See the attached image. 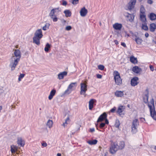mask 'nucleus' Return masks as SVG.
I'll use <instances>...</instances> for the list:
<instances>
[{
  "mask_svg": "<svg viewBox=\"0 0 156 156\" xmlns=\"http://www.w3.org/2000/svg\"><path fill=\"white\" fill-rule=\"evenodd\" d=\"M139 125V122L137 119H135L133 121L132 125V132L135 133L137 131V128Z\"/></svg>",
  "mask_w": 156,
  "mask_h": 156,
  "instance_id": "6",
  "label": "nucleus"
},
{
  "mask_svg": "<svg viewBox=\"0 0 156 156\" xmlns=\"http://www.w3.org/2000/svg\"><path fill=\"white\" fill-rule=\"evenodd\" d=\"M17 144L23 147L25 145V142L21 138H19L17 140Z\"/></svg>",
  "mask_w": 156,
  "mask_h": 156,
  "instance_id": "21",
  "label": "nucleus"
},
{
  "mask_svg": "<svg viewBox=\"0 0 156 156\" xmlns=\"http://www.w3.org/2000/svg\"><path fill=\"white\" fill-rule=\"evenodd\" d=\"M67 3L66 1H65L64 0H62V5H64V6H66L67 5Z\"/></svg>",
  "mask_w": 156,
  "mask_h": 156,
  "instance_id": "44",
  "label": "nucleus"
},
{
  "mask_svg": "<svg viewBox=\"0 0 156 156\" xmlns=\"http://www.w3.org/2000/svg\"><path fill=\"white\" fill-rule=\"evenodd\" d=\"M18 150V147H17L13 145L11 147V151L12 153H15Z\"/></svg>",
  "mask_w": 156,
  "mask_h": 156,
  "instance_id": "25",
  "label": "nucleus"
},
{
  "mask_svg": "<svg viewBox=\"0 0 156 156\" xmlns=\"http://www.w3.org/2000/svg\"><path fill=\"white\" fill-rule=\"evenodd\" d=\"M129 105H128V107H129Z\"/></svg>",
  "mask_w": 156,
  "mask_h": 156,
  "instance_id": "64",
  "label": "nucleus"
},
{
  "mask_svg": "<svg viewBox=\"0 0 156 156\" xmlns=\"http://www.w3.org/2000/svg\"><path fill=\"white\" fill-rule=\"evenodd\" d=\"M53 121L52 120H49L47 123L46 125L49 128H51L52 126Z\"/></svg>",
  "mask_w": 156,
  "mask_h": 156,
  "instance_id": "31",
  "label": "nucleus"
},
{
  "mask_svg": "<svg viewBox=\"0 0 156 156\" xmlns=\"http://www.w3.org/2000/svg\"><path fill=\"white\" fill-rule=\"evenodd\" d=\"M135 41L136 43L138 44H140L142 41V40L139 37L136 38L135 39Z\"/></svg>",
  "mask_w": 156,
  "mask_h": 156,
  "instance_id": "34",
  "label": "nucleus"
},
{
  "mask_svg": "<svg viewBox=\"0 0 156 156\" xmlns=\"http://www.w3.org/2000/svg\"><path fill=\"white\" fill-rule=\"evenodd\" d=\"M97 77L98 78L101 79L102 78V76L99 74H98L97 75Z\"/></svg>",
  "mask_w": 156,
  "mask_h": 156,
  "instance_id": "46",
  "label": "nucleus"
},
{
  "mask_svg": "<svg viewBox=\"0 0 156 156\" xmlns=\"http://www.w3.org/2000/svg\"><path fill=\"white\" fill-rule=\"evenodd\" d=\"M58 10L59 11V8H55L52 9L49 14L51 18L53 20V22H56L58 20V18L56 17V16L55 15V12L56 11Z\"/></svg>",
  "mask_w": 156,
  "mask_h": 156,
  "instance_id": "7",
  "label": "nucleus"
},
{
  "mask_svg": "<svg viewBox=\"0 0 156 156\" xmlns=\"http://www.w3.org/2000/svg\"><path fill=\"white\" fill-rule=\"evenodd\" d=\"M147 30L148 29V27H147Z\"/></svg>",
  "mask_w": 156,
  "mask_h": 156,
  "instance_id": "62",
  "label": "nucleus"
},
{
  "mask_svg": "<svg viewBox=\"0 0 156 156\" xmlns=\"http://www.w3.org/2000/svg\"><path fill=\"white\" fill-rule=\"evenodd\" d=\"M113 75L115 84L118 86L121 85L122 83V79L121 78L120 74L119 72L116 70L114 71Z\"/></svg>",
  "mask_w": 156,
  "mask_h": 156,
  "instance_id": "4",
  "label": "nucleus"
},
{
  "mask_svg": "<svg viewBox=\"0 0 156 156\" xmlns=\"http://www.w3.org/2000/svg\"><path fill=\"white\" fill-rule=\"evenodd\" d=\"M67 73L66 71L62 72L58 74V78L60 79H62L63 78L64 76L67 75Z\"/></svg>",
  "mask_w": 156,
  "mask_h": 156,
  "instance_id": "23",
  "label": "nucleus"
},
{
  "mask_svg": "<svg viewBox=\"0 0 156 156\" xmlns=\"http://www.w3.org/2000/svg\"><path fill=\"white\" fill-rule=\"evenodd\" d=\"M144 102L145 103H146V102L145 101H144Z\"/></svg>",
  "mask_w": 156,
  "mask_h": 156,
  "instance_id": "59",
  "label": "nucleus"
},
{
  "mask_svg": "<svg viewBox=\"0 0 156 156\" xmlns=\"http://www.w3.org/2000/svg\"><path fill=\"white\" fill-rule=\"evenodd\" d=\"M146 21V20L144 22H143L145 24H143L142 27V29H143L144 30H146V25H145Z\"/></svg>",
  "mask_w": 156,
  "mask_h": 156,
  "instance_id": "40",
  "label": "nucleus"
},
{
  "mask_svg": "<svg viewBox=\"0 0 156 156\" xmlns=\"http://www.w3.org/2000/svg\"><path fill=\"white\" fill-rule=\"evenodd\" d=\"M88 12V11L85 7L82 8L80 11V15L82 17H85L86 16Z\"/></svg>",
  "mask_w": 156,
  "mask_h": 156,
  "instance_id": "13",
  "label": "nucleus"
},
{
  "mask_svg": "<svg viewBox=\"0 0 156 156\" xmlns=\"http://www.w3.org/2000/svg\"><path fill=\"white\" fill-rule=\"evenodd\" d=\"M156 29V25L155 23H151L150 25V29L151 31L154 32Z\"/></svg>",
  "mask_w": 156,
  "mask_h": 156,
  "instance_id": "27",
  "label": "nucleus"
},
{
  "mask_svg": "<svg viewBox=\"0 0 156 156\" xmlns=\"http://www.w3.org/2000/svg\"><path fill=\"white\" fill-rule=\"evenodd\" d=\"M121 45L125 48L126 47V44L124 42H121Z\"/></svg>",
  "mask_w": 156,
  "mask_h": 156,
  "instance_id": "48",
  "label": "nucleus"
},
{
  "mask_svg": "<svg viewBox=\"0 0 156 156\" xmlns=\"http://www.w3.org/2000/svg\"><path fill=\"white\" fill-rule=\"evenodd\" d=\"M56 93V90L55 89L52 90L50 92V94L48 96V99L49 100H51L53 98V96L55 95Z\"/></svg>",
  "mask_w": 156,
  "mask_h": 156,
  "instance_id": "24",
  "label": "nucleus"
},
{
  "mask_svg": "<svg viewBox=\"0 0 156 156\" xmlns=\"http://www.w3.org/2000/svg\"><path fill=\"white\" fill-rule=\"evenodd\" d=\"M98 140H90L87 141V143L89 144L95 145L97 143Z\"/></svg>",
  "mask_w": 156,
  "mask_h": 156,
  "instance_id": "29",
  "label": "nucleus"
},
{
  "mask_svg": "<svg viewBox=\"0 0 156 156\" xmlns=\"http://www.w3.org/2000/svg\"><path fill=\"white\" fill-rule=\"evenodd\" d=\"M70 120L69 119V117H68L66 119L65 122L63 123V126H64V127H65V126H67V124L70 122Z\"/></svg>",
  "mask_w": 156,
  "mask_h": 156,
  "instance_id": "33",
  "label": "nucleus"
},
{
  "mask_svg": "<svg viewBox=\"0 0 156 156\" xmlns=\"http://www.w3.org/2000/svg\"><path fill=\"white\" fill-rule=\"evenodd\" d=\"M76 84V83H72L69 86L68 89L65 91V93H66L69 90V89H71L74 85Z\"/></svg>",
  "mask_w": 156,
  "mask_h": 156,
  "instance_id": "30",
  "label": "nucleus"
},
{
  "mask_svg": "<svg viewBox=\"0 0 156 156\" xmlns=\"http://www.w3.org/2000/svg\"><path fill=\"white\" fill-rule=\"evenodd\" d=\"M72 27L71 26H67L66 28V30H69L71 29Z\"/></svg>",
  "mask_w": 156,
  "mask_h": 156,
  "instance_id": "43",
  "label": "nucleus"
},
{
  "mask_svg": "<svg viewBox=\"0 0 156 156\" xmlns=\"http://www.w3.org/2000/svg\"><path fill=\"white\" fill-rule=\"evenodd\" d=\"M66 17H69L71 15V12L69 10H66L64 12Z\"/></svg>",
  "mask_w": 156,
  "mask_h": 156,
  "instance_id": "28",
  "label": "nucleus"
},
{
  "mask_svg": "<svg viewBox=\"0 0 156 156\" xmlns=\"http://www.w3.org/2000/svg\"><path fill=\"white\" fill-rule=\"evenodd\" d=\"M51 48V45L48 43H47L45 45L44 50L45 52H48L49 51V49Z\"/></svg>",
  "mask_w": 156,
  "mask_h": 156,
  "instance_id": "32",
  "label": "nucleus"
},
{
  "mask_svg": "<svg viewBox=\"0 0 156 156\" xmlns=\"http://www.w3.org/2000/svg\"><path fill=\"white\" fill-rule=\"evenodd\" d=\"M61 154L60 153H58L57 154V156H61Z\"/></svg>",
  "mask_w": 156,
  "mask_h": 156,
  "instance_id": "54",
  "label": "nucleus"
},
{
  "mask_svg": "<svg viewBox=\"0 0 156 156\" xmlns=\"http://www.w3.org/2000/svg\"><path fill=\"white\" fill-rule=\"evenodd\" d=\"M43 36L42 31L41 29L37 30L33 38V42L37 45H40V40L42 37Z\"/></svg>",
  "mask_w": 156,
  "mask_h": 156,
  "instance_id": "2",
  "label": "nucleus"
},
{
  "mask_svg": "<svg viewBox=\"0 0 156 156\" xmlns=\"http://www.w3.org/2000/svg\"><path fill=\"white\" fill-rule=\"evenodd\" d=\"M113 27L116 30H120L122 27V25L121 23H115L113 25Z\"/></svg>",
  "mask_w": 156,
  "mask_h": 156,
  "instance_id": "14",
  "label": "nucleus"
},
{
  "mask_svg": "<svg viewBox=\"0 0 156 156\" xmlns=\"http://www.w3.org/2000/svg\"><path fill=\"white\" fill-rule=\"evenodd\" d=\"M25 75L24 74H21L19 76L18 80L19 81H20L25 76Z\"/></svg>",
  "mask_w": 156,
  "mask_h": 156,
  "instance_id": "38",
  "label": "nucleus"
},
{
  "mask_svg": "<svg viewBox=\"0 0 156 156\" xmlns=\"http://www.w3.org/2000/svg\"><path fill=\"white\" fill-rule=\"evenodd\" d=\"M125 147V142L123 141H121L119 143V145H118V150H122Z\"/></svg>",
  "mask_w": 156,
  "mask_h": 156,
  "instance_id": "20",
  "label": "nucleus"
},
{
  "mask_svg": "<svg viewBox=\"0 0 156 156\" xmlns=\"http://www.w3.org/2000/svg\"><path fill=\"white\" fill-rule=\"evenodd\" d=\"M147 100H148V98H147Z\"/></svg>",
  "mask_w": 156,
  "mask_h": 156,
  "instance_id": "63",
  "label": "nucleus"
},
{
  "mask_svg": "<svg viewBox=\"0 0 156 156\" xmlns=\"http://www.w3.org/2000/svg\"><path fill=\"white\" fill-rule=\"evenodd\" d=\"M18 47H19V45H17L15 46V47L16 48H18Z\"/></svg>",
  "mask_w": 156,
  "mask_h": 156,
  "instance_id": "55",
  "label": "nucleus"
},
{
  "mask_svg": "<svg viewBox=\"0 0 156 156\" xmlns=\"http://www.w3.org/2000/svg\"><path fill=\"white\" fill-rule=\"evenodd\" d=\"M140 19L142 22H144L146 20L145 9L143 6H141L140 9Z\"/></svg>",
  "mask_w": 156,
  "mask_h": 156,
  "instance_id": "9",
  "label": "nucleus"
},
{
  "mask_svg": "<svg viewBox=\"0 0 156 156\" xmlns=\"http://www.w3.org/2000/svg\"><path fill=\"white\" fill-rule=\"evenodd\" d=\"M96 102V100L94 99H91L89 102V110H92L93 108V105Z\"/></svg>",
  "mask_w": 156,
  "mask_h": 156,
  "instance_id": "15",
  "label": "nucleus"
},
{
  "mask_svg": "<svg viewBox=\"0 0 156 156\" xmlns=\"http://www.w3.org/2000/svg\"><path fill=\"white\" fill-rule=\"evenodd\" d=\"M135 16L133 14L128 13L126 16L127 20L131 22H133L134 20Z\"/></svg>",
  "mask_w": 156,
  "mask_h": 156,
  "instance_id": "17",
  "label": "nucleus"
},
{
  "mask_svg": "<svg viewBox=\"0 0 156 156\" xmlns=\"http://www.w3.org/2000/svg\"><path fill=\"white\" fill-rule=\"evenodd\" d=\"M140 121L143 122L145 121V119L144 118H140Z\"/></svg>",
  "mask_w": 156,
  "mask_h": 156,
  "instance_id": "52",
  "label": "nucleus"
},
{
  "mask_svg": "<svg viewBox=\"0 0 156 156\" xmlns=\"http://www.w3.org/2000/svg\"><path fill=\"white\" fill-rule=\"evenodd\" d=\"M148 107L149 108L151 116L155 120H156V111H155L154 105V101L152 100L150 102L148 103Z\"/></svg>",
  "mask_w": 156,
  "mask_h": 156,
  "instance_id": "3",
  "label": "nucleus"
},
{
  "mask_svg": "<svg viewBox=\"0 0 156 156\" xmlns=\"http://www.w3.org/2000/svg\"><path fill=\"white\" fill-rule=\"evenodd\" d=\"M149 36V34L148 33H147V37H148Z\"/></svg>",
  "mask_w": 156,
  "mask_h": 156,
  "instance_id": "58",
  "label": "nucleus"
},
{
  "mask_svg": "<svg viewBox=\"0 0 156 156\" xmlns=\"http://www.w3.org/2000/svg\"><path fill=\"white\" fill-rule=\"evenodd\" d=\"M87 90V85L84 83H81L80 94L81 95H85Z\"/></svg>",
  "mask_w": 156,
  "mask_h": 156,
  "instance_id": "11",
  "label": "nucleus"
},
{
  "mask_svg": "<svg viewBox=\"0 0 156 156\" xmlns=\"http://www.w3.org/2000/svg\"><path fill=\"white\" fill-rule=\"evenodd\" d=\"M136 0H130L127 5V9L130 11L133 9L136 3Z\"/></svg>",
  "mask_w": 156,
  "mask_h": 156,
  "instance_id": "10",
  "label": "nucleus"
},
{
  "mask_svg": "<svg viewBox=\"0 0 156 156\" xmlns=\"http://www.w3.org/2000/svg\"><path fill=\"white\" fill-rule=\"evenodd\" d=\"M139 78L137 77H133L131 80V84L132 86H135L139 83Z\"/></svg>",
  "mask_w": 156,
  "mask_h": 156,
  "instance_id": "12",
  "label": "nucleus"
},
{
  "mask_svg": "<svg viewBox=\"0 0 156 156\" xmlns=\"http://www.w3.org/2000/svg\"><path fill=\"white\" fill-rule=\"evenodd\" d=\"M147 3L151 4L153 3V1L152 0H147Z\"/></svg>",
  "mask_w": 156,
  "mask_h": 156,
  "instance_id": "50",
  "label": "nucleus"
},
{
  "mask_svg": "<svg viewBox=\"0 0 156 156\" xmlns=\"http://www.w3.org/2000/svg\"><path fill=\"white\" fill-rule=\"evenodd\" d=\"M154 149L156 150V146L155 147Z\"/></svg>",
  "mask_w": 156,
  "mask_h": 156,
  "instance_id": "61",
  "label": "nucleus"
},
{
  "mask_svg": "<svg viewBox=\"0 0 156 156\" xmlns=\"http://www.w3.org/2000/svg\"><path fill=\"white\" fill-rule=\"evenodd\" d=\"M98 69L101 70H104L105 68V66L102 65H99L98 66Z\"/></svg>",
  "mask_w": 156,
  "mask_h": 156,
  "instance_id": "37",
  "label": "nucleus"
},
{
  "mask_svg": "<svg viewBox=\"0 0 156 156\" xmlns=\"http://www.w3.org/2000/svg\"><path fill=\"white\" fill-rule=\"evenodd\" d=\"M50 24L49 23H46L45 26L43 27V30H46L47 29L49 28Z\"/></svg>",
  "mask_w": 156,
  "mask_h": 156,
  "instance_id": "36",
  "label": "nucleus"
},
{
  "mask_svg": "<svg viewBox=\"0 0 156 156\" xmlns=\"http://www.w3.org/2000/svg\"><path fill=\"white\" fill-rule=\"evenodd\" d=\"M114 42L115 43V44L117 45L119 44L118 41L117 40H114Z\"/></svg>",
  "mask_w": 156,
  "mask_h": 156,
  "instance_id": "53",
  "label": "nucleus"
},
{
  "mask_svg": "<svg viewBox=\"0 0 156 156\" xmlns=\"http://www.w3.org/2000/svg\"><path fill=\"white\" fill-rule=\"evenodd\" d=\"M120 125V122L118 120H116L115 125V127L116 128H119Z\"/></svg>",
  "mask_w": 156,
  "mask_h": 156,
  "instance_id": "35",
  "label": "nucleus"
},
{
  "mask_svg": "<svg viewBox=\"0 0 156 156\" xmlns=\"http://www.w3.org/2000/svg\"><path fill=\"white\" fill-rule=\"evenodd\" d=\"M146 35H147V34H146V33L145 34V36L146 37Z\"/></svg>",
  "mask_w": 156,
  "mask_h": 156,
  "instance_id": "60",
  "label": "nucleus"
},
{
  "mask_svg": "<svg viewBox=\"0 0 156 156\" xmlns=\"http://www.w3.org/2000/svg\"><path fill=\"white\" fill-rule=\"evenodd\" d=\"M105 123H101L99 125V127L101 129H103L105 126Z\"/></svg>",
  "mask_w": 156,
  "mask_h": 156,
  "instance_id": "41",
  "label": "nucleus"
},
{
  "mask_svg": "<svg viewBox=\"0 0 156 156\" xmlns=\"http://www.w3.org/2000/svg\"><path fill=\"white\" fill-rule=\"evenodd\" d=\"M116 109V108L115 107H114L113 108L110 110V112L112 113H114Z\"/></svg>",
  "mask_w": 156,
  "mask_h": 156,
  "instance_id": "42",
  "label": "nucleus"
},
{
  "mask_svg": "<svg viewBox=\"0 0 156 156\" xmlns=\"http://www.w3.org/2000/svg\"><path fill=\"white\" fill-rule=\"evenodd\" d=\"M125 107L124 106L120 105L118 107L116 112L119 116H122L125 114Z\"/></svg>",
  "mask_w": 156,
  "mask_h": 156,
  "instance_id": "8",
  "label": "nucleus"
},
{
  "mask_svg": "<svg viewBox=\"0 0 156 156\" xmlns=\"http://www.w3.org/2000/svg\"><path fill=\"white\" fill-rule=\"evenodd\" d=\"M2 106H0V112L1 110L2 109Z\"/></svg>",
  "mask_w": 156,
  "mask_h": 156,
  "instance_id": "56",
  "label": "nucleus"
},
{
  "mask_svg": "<svg viewBox=\"0 0 156 156\" xmlns=\"http://www.w3.org/2000/svg\"><path fill=\"white\" fill-rule=\"evenodd\" d=\"M95 131V129L94 128H90V132H93Z\"/></svg>",
  "mask_w": 156,
  "mask_h": 156,
  "instance_id": "49",
  "label": "nucleus"
},
{
  "mask_svg": "<svg viewBox=\"0 0 156 156\" xmlns=\"http://www.w3.org/2000/svg\"><path fill=\"white\" fill-rule=\"evenodd\" d=\"M79 0H72V3L73 5H76L79 2Z\"/></svg>",
  "mask_w": 156,
  "mask_h": 156,
  "instance_id": "39",
  "label": "nucleus"
},
{
  "mask_svg": "<svg viewBox=\"0 0 156 156\" xmlns=\"http://www.w3.org/2000/svg\"><path fill=\"white\" fill-rule=\"evenodd\" d=\"M118 144L113 142L112 143L109 149V152L112 154H115L119 150L118 148Z\"/></svg>",
  "mask_w": 156,
  "mask_h": 156,
  "instance_id": "5",
  "label": "nucleus"
},
{
  "mask_svg": "<svg viewBox=\"0 0 156 156\" xmlns=\"http://www.w3.org/2000/svg\"><path fill=\"white\" fill-rule=\"evenodd\" d=\"M150 68L151 70L152 71H153L154 70V68L152 65L150 66Z\"/></svg>",
  "mask_w": 156,
  "mask_h": 156,
  "instance_id": "47",
  "label": "nucleus"
},
{
  "mask_svg": "<svg viewBox=\"0 0 156 156\" xmlns=\"http://www.w3.org/2000/svg\"><path fill=\"white\" fill-rule=\"evenodd\" d=\"M130 62L134 64H137L138 61L136 58H135L134 56H132L130 57Z\"/></svg>",
  "mask_w": 156,
  "mask_h": 156,
  "instance_id": "22",
  "label": "nucleus"
},
{
  "mask_svg": "<svg viewBox=\"0 0 156 156\" xmlns=\"http://www.w3.org/2000/svg\"><path fill=\"white\" fill-rule=\"evenodd\" d=\"M42 146L44 147H46L47 146V144L46 142H43L42 143Z\"/></svg>",
  "mask_w": 156,
  "mask_h": 156,
  "instance_id": "45",
  "label": "nucleus"
},
{
  "mask_svg": "<svg viewBox=\"0 0 156 156\" xmlns=\"http://www.w3.org/2000/svg\"><path fill=\"white\" fill-rule=\"evenodd\" d=\"M14 54V55L12 56V61L9 65L11 70H13L15 69L21 57V53L19 49H15Z\"/></svg>",
  "mask_w": 156,
  "mask_h": 156,
  "instance_id": "1",
  "label": "nucleus"
},
{
  "mask_svg": "<svg viewBox=\"0 0 156 156\" xmlns=\"http://www.w3.org/2000/svg\"><path fill=\"white\" fill-rule=\"evenodd\" d=\"M132 70L135 73L138 74L141 71V69L138 66H135L133 68Z\"/></svg>",
  "mask_w": 156,
  "mask_h": 156,
  "instance_id": "19",
  "label": "nucleus"
},
{
  "mask_svg": "<svg viewBox=\"0 0 156 156\" xmlns=\"http://www.w3.org/2000/svg\"><path fill=\"white\" fill-rule=\"evenodd\" d=\"M115 95L117 97H122L124 95L123 91L117 90L115 92Z\"/></svg>",
  "mask_w": 156,
  "mask_h": 156,
  "instance_id": "18",
  "label": "nucleus"
},
{
  "mask_svg": "<svg viewBox=\"0 0 156 156\" xmlns=\"http://www.w3.org/2000/svg\"><path fill=\"white\" fill-rule=\"evenodd\" d=\"M148 16L150 19L151 20H154L156 19V14L154 13H151Z\"/></svg>",
  "mask_w": 156,
  "mask_h": 156,
  "instance_id": "26",
  "label": "nucleus"
},
{
  "mask_svg": "<svg viewBox=\"0 0 156 156\" xmlns=\"http://www.w3.org/2000/svg\"><path fill=\"white\" fill-rule=\"evenodd\" d=\"M107 115L106 113L104 112L100 115L98 118L97 122H102L107 118Z\"/></svg>",
  "mask_w": 156,
  "mask_h": 156,
  "instance_id": "16",
  "label": "nucleus"
},
{
  "mask_svg": "<svg viewBox=\"0 0 156 156\" xmlns=\"http://www.w3.org/2000/svg\"><path fill=\"white\" fill-rule=\"evenodd\" d=\"M105 124H108V123H109V122H108V119H107V118H106V119H105Z\"/></svg>",
  "mask_w": 156,
  "mask_h": 156,
  "instance_id": "51",
  "label": "nucleus"
},
{
  "mask_svg": "<svg viewBox=\"0 0 156 156\" xmlns=\"http://www.w3.org/2000/svg\"><path fill=\"white\" fill-rule=\"evenodd\" d=\"M138 0L140 2H141L142 1V0Z\"/></svg>",
  "mask_w": 156,
  "mask_h": 156,
  "instance_id": "57",
  "label": "nucleus"
}]
</instances>
